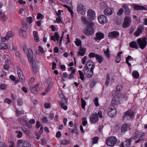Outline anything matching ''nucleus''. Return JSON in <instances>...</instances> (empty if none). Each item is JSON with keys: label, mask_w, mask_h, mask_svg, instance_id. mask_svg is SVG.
Returning <instances> with one entry per match:
<instances>
[{"label": "nucleus", "mask_w": 147, "mask_h": 147, "mask_svg": "<svg viewBox=\"0 0 147 147\" xmlns=\"http://www.w3.org/2000/svg\"><path fill=\"white\" fill-rule=\"evenodd\" d=\"M94 24L93 22H90L84 30L83 32L85 34L88 36L92 34L94 32L93 26Z\"/></svg>", "instance_id": "obj_1"}, {"label": "nucleus", "mask_w": 147, "mask_h": 147, "mask_svg": "<svg viewBox=\"0 0 147 147\" xmlns=\"http://www.w3.org/2000/svg\"><path fill=\"white\" fill-rule=\"evenodd\" d=\"M146 40V37H144L142 38H139L137 40V42L141 49H144L146 47L147 43Z\"/></svg>", "instance_id": "obj_2"}, {"label": "nucleus", "mask_w": 147, "mask_h": 147, "mask_svg": "<svg viewBox=\"0 0 147 147\" xmlns=\"http://www.w3.org/2000/svg\"><path fill=\"white\" fill-rule=\"evenodd\" d=\"M90 58L95 57L96 60L99 63H100L102 62L103 60V58L101 55H97L94 53H90L88 55Z\"/></svg>", "instance_id": "obj_3"}, {"label": "nucleus", "mask_w": 147, "mask_h": 147, "mask_svg": "<svg viewBox=\"0 0 147 147\" xmlns=\"http://www.w3.org/2000/svg\"><path fill=\"white\" fill-rule=\"evenodd\" d=\"M117 140V139L114 136H112L108 138L107 139L106 143L107 145L113 146L115 145Z\"/></svg>", "instance_id": "obj_4"}, {"label": "nucleus", "mask_w": 147, "mask_h": 147, "mask_svg": "<svg viewBox=\"0 0 147 147\" xmlns=\"http://www.w3.org/2000/svg\"><path fill=\"white\" fill-rule=\"evenodd\" d=\"M108 115L111 117H114L116 114V110L115 107L111 106L108 109Z\"/></svg>", "instance_id": "obj_5"}, {"label": "nucleus", "mask_w": 147, "mask_h": 147, "mask_svg": "<svg viewBox=\"0 0 147 147\" xmlns=\"http://www.w3.org/2000/svg\"><path fill=\"white\" fill-rule=\"evenodd\" d=\"M18 147H31L30 143L24 140H20L18 141Z\"/></svg>", "instance_id": "obj_6"}, {"label": "nucleus", "mask_w": 147, "mask_h": 147, "mask_svg": "<svg viewBox=\"0 0 147 147\" xmlns=\"http://www.w3.org/2000/svg\"><path fill=\"white\" fill-rule=\"evenodd\" d=\"M96 17L95 12L92 9H89L87 12V18L89 20H93Z\"/></svg>", "instance_id": "obj_7"}, {"label": "nucleus", "mask_w": 147, "mask_h": 147, "mask_svg": "<svg viewBox=\"0 0 147 147\" xmlns=\"http://www.w3.org/2000/svg\"><path fill=\"white\" fill-rule=\"evenodd\" d=\"M27 56L28 60L30 63L32 64H34V61H35L33 56V53L32 50L30 49L28 50V53L27 54Z\"/></svg>", "instance_id": "obj_8"}, {"label": "nucleus", "mask_w": 147, "mask_h": 147, "mask_svg": "<svg viewBox=\"0 0 147 147\" xmlns=\"http://www.w3.org/2000/svg\"><path fill=\"white\" fill-rule=\"evenodd\" d=\"M134 115V112L130 110L126 111L123 116V118L129 119L133 118Z\"/></svg>", "instance_id": "obj_9"}, {"label": "nucleus", "mask_w": 147, "mask_h": 147, "mask_svg": "<svg viewBox=\"0 0 147 147\" xmlns=\"http://www.w3.org/2000/svg\"><path fill=\"white\" fill-rule=\"evenodd\" d=\"M95 67L94 64L92 62L89 61L86 62L85 66L84 68L90 69L92 71H93V69Z\"/></svg>", "instance_id": "obj_10"}, {"label": "nucleus", "mask_w": 147, "mask_h": 147, "mask_svg": "<svg viewBox=\"0 0 147 147\" xmlns=\"http://www.w3.org/2000/svg\"><path fill=\"white\" fill-rule=\"evenodd\" d=\"M98 117L97 114L95 113L91 114L90 117V121L92 123H96L98 121Z\"/></svg>", "instance_id": "obj_11"}, {"label": "nucleus", "mask_w": 147, "mask_h": 147, "mask_svg": "<svg viewBox=\"0 0 147 147\" xmlns=\"http://www.w3.org/2000/svg\"><path fill=\"white\" fill-rule=\"evenodd\" d=\"M144 29V27L142 25H140L138 27L137 30L134 33V35L135 36H138L142 33Z\"/></svg>", "instance_id": "obj_12"}, {"label": "nucleus", "mask_w": 147, "mask_h": 147, "mask_svg": "<svg viewBox=\"0 0 147 147\" xmlns=\"http://www.w3.org/2000/svg\"><path fill=\"white\" fill-rule=\"evenodd\" d=\"M77 11L80 14H83L86 11L85 7L82 4H79L77 6Z\"/></svg>", "instance_id": "obj_13"}, {"label": "nucleus", "mask_w": 147, "mask_h": 147, "mask_svg": "<svg viewBox=\"0 0 147 147\" xmlns=\"http://www.w3.org/2000/svg\"><path fill=\"white\" fill-rule=\"evenodd\" d=\"M130 20L129 17H125L123 23L122 24V27L124 28L128 27L130 26Z\"/></svg>", "instance_id": "obj_14"}, {"label": "nucleus", "mask_w": 147, "mask_h": 147, "mask_svg": "<svg viewBox=\"0 0 147 147\" xmlns=\"http://www.w3.org/2000/svg\"><path fill=\"white\" fill-rule=\"evenodd\" d=\"M30 88L31 92L35 94H36L37 92L39 91L40 90L37 84H36L34 87L30 86Z\"/></svg>", "instance_id": "obj_15"}, {"label": "nucleus", "mask_w": 147, "mask_h": 147, "mask_svg": "<svg viewBox=\"0 0 147 147\" xmlns=\"http://www.w3.org/2000/svg\"><path fill=\"white\" fill-rule=\"evenodd\" d=\"M84 71L85 75L88 78L91 77L93 75V71L91 70L84 68Z\"/></svg>", "instance_id": "obj_16"}, {"label": "nucleus", "mask_w": 147, "mask_h": 147, "mask_svg": "<svg viewBox=\"0 0 147 147\" xmlns=\"http://www.w3.org/2000/svg\"><path fill=\"white\" fill-rule=\"evenodd\" d=\"M98 20L99 22L101 24H104L107 21V18L104 15L99 16L98 18Z\"/></svg>", "instance_id": "obj_17"}, {"label": "nucleus", "mask_w": 147, "mask_h": 147, "mask_svg": "<svg viewBox=\"0 0 147 147\" xmlns=\"http://www.w3.org/2000/svg\"><path fill=\"white\" fill-rule=\"evenodd\" d=\"M86 51V49L85 48H83L82 47L80 46V47L79 51L78 53V56L80 55L83 56L84 55Z\"/></svg>", "instance_id": "obj_18"}, {"label": "nucleus", "mask_w": 147, "mask_h": 147, "mask_svg": "<svg viewBox=\"0 0 147 147\" xmlns=\"http://www.w3.org/2000/svg\"><path fill=\"white\" fill-rule=\"evenodd\" d=\"M119 35V32L117 31H114L109 33L108 36L110 38H116Z\"/></svg>", "instance_id": "obj_19"}, {"label": "nucleus", "mask_w": 147, "mask_h": 147, "mask_svg": "<svg viewBox=\"0 0 147 147\" xmlns=\"http://www.w3.org/2000/svg\"><path fill=\"white\" fill-rule=\"evenodd\" d=\"M96 37L94 38V39L96 40H101L104 37V34L101 32H98L96 34Z\"/></svg>", "instance_id": "obj_20"}, {"label": "nucleus", "mask_w": 147, "mask_h": 147, "mask_svg": "<svg viewBox=\"0 0 147 147\" xmlns=\"http://www.w3.org/2000/svg\"><path fill=\"white\" fill-rule=\"evenodd\" d=\"M134 9V10H146V8L143 6L134 4L133 5Z\"/></svg>", "instance_id": "obj_21"}, {"label": "nucleus", "mask_w": 147, "mask_h": 147, "mask_svg": "<svg viewBox=\"0 0 147 147\" xmlns=\"http://www.w3.org/2000/svg\"><path fill=\"white\" fill-rule=\"evenodd\" d=\"M128 127V125L126 123L123 124L121 128V133L122 134L126 131Z\"/></svg>", "instance_id": "obj_22"}, {"label": "nucleus", "mask_w": 147, "mask_h": 147, "mask_svg": "<svg viewBox=\"0 0 147 147\" xmlns=\"http://www.w3.org/2000/svg\"><path fill=\"white\" fill-rule=\"evenodd\" d=\"M133 60V58L130 56H128L126 58V62L129 66L131 65V64L129 62V61L130 62L132 63Z\"/></svg>", "instance_id": "obj_23"}, {"label": "nucleus", "mask_w": 147, "mask_h": 147, "mask_svg": "<svg viewBox=\"0 0 147 147\" xmlns=\"http://www.w3.org/2000/svg\"><path fill=\"white\" fill-rule=\"evenodd\" d=\"M122 8L124 9L125 12L128 14L130 13V11L129 8L128 7L126 4H124L122 5Z\"/></svg>", "instance_id": "obj_24"}, {"label": "nucleus", "mask_w": 147, "mask_h": 147, "mask_svg": "<svg viewBox=\"0 0 147 147\" xmlns=\"http://www.w3.org/2000/svg\"><path fill=\"white\" fill-rule=\"evenodd\" d=\"M112 13V10L111 8H108L104 11V14L106 16L111 15Z\"/></svg>", "instance_id": "obj_25"}, {"label": "nucleus", "mask_w": 147, "mask_h": 147, "mask_svg": "<svg viewBox=\"0 0 147 147\" xmlns=\"http://www.w3.org/2000/svg\"><path fill=\"white\" fill-rule=\"evenodd\" d=\"M129 46L132 48H134L136 49H138L139 48L136 42L134 41L131 42L129 44Z\"/></svg>", "instance_id": "obj_26"}, {"label": "nucleus", "mask_w": 147, "mask_h": 147, "mask_svg": "<svg viewBox=\"0 0 147 147\" xmlns=\"http://www.w3.org/2000/svg\"><path fill=\"white\" fill-rule=\"evenodd\" d=\"M3 57L5 63H9L10 61V59L9 57L7 54H4L3 55Z\"/></svg>", "instance_id": "obj_27"}, {"label": "nucleus", "mask_w": 147, "mask_h": 147, "mask_svg": "<svg viewBox=\"0 0 147 147\" xmlns=\"http://www.w3.org/2000/svg\"><path fill=\"white\" fill-rule=\"evenodd\" d=\"M122 53V52H119L117 54L116 57L115 61L117 63L119 62L121 59V54Z\"/></svg>", "instance_id": "obj_28"}, {"label": "nucleus", "mask_w": 147, "mask_h": 147, "mask_svg": "<svg viewBox=\"0 0 147 147\" xmlns=\"http://www.w3.org/2000/svg\"><path fill=\"white\" fill-rule=\"evenodd\" d=\"M7 19L5 14L0 11V20H6Z\"/></svg>", "instance_id": "obj_29"}, {"label": "nucleus", "mask_w": 147, "mask_h": 147, "mask_svg": "<svg viewBox=\"0 0 147 147\" xmlns=\"http://www.w3.org/2000/svg\"><path fill=\"white\" fill-rule=\"evenodd\" d=\"M119 103L118 100H117L115 98H113L111 102V106H113L116 105Z\"/></svg>", "instance_id": "obj_30"}, {"label": "nucleus", "mask_w": 147, "mask_h": 147, "mask_svg": "<svg viewBox=\"0 0 147 147\" xmlns=\"http://www.w3.org/2000/svg\"><path fill=\"white\" fill-rule=\"evenodd\" d=\"M33 34L34 36V39L36 42H39V38L38 36L37 32L35 31L33 32Z\"/></svg>", "instance_id": "obj_31"}, {"label": "nucleus", "mask_w": 147, "mask_h": 147, "mask_svg": "<svg viewBox=\"0 0 147 147\" xmlns=\"http://www.w3.org/2000/svg\"><path fill=\"white\" fill-rule=\"evenodd\" d=\"M14 33L12 32L9 31L6 34V36L7 40H9L10 37L13 36Z\"/></svg>", "instance_id": "obj_32"}, {"label": "nucleus", "mask_w": 147, "mask_h": 147, "mask_svg": "<svg viewBox=\"0 0 147 147\" xmlns=\"http://www.w3.org/2000/svg\"><path fill=\"white\" fill-rule=\"evenodd\" d=\"M132 75L135 78L137 79L139 76L138 72L136 71H134L132 72Z\"/></svg>", "instance_id": "obj_33"}, {"label": "nucleus", "mask_w": 147, "mask_h": 147, "mask_svg": "<svg viewBox=\"0 0 147 147\" xmlns=\"http://www.w3.org/2000/svg\"><path fill=\"white\" fill-rule=\"evenodd\" d=\"M81 20L82 22L84 24H88L89 23V21L87 20L86 18L84 16L81 17Z\"/></svg>", "instance_id": "obj_34"}, {"label": "nucleus", "mask_w": 147, "mask_h": 147, "mask_svg": "<svg viewBox=\"0 0 147 147\" xmlns=\"http://www.w3.org/2000/svg\"><path fill=\"white\" fill-rule=\"evenodd\" d=\"M106 80L105 82V84L107 86H108L109 82L110 80V76L109 74H107L106 75Z\"/></svg>", "instance_id": "obj_35"}, {"label": "nucleus", "mask_w": 147, "mask_h": 147, "mask_svg": "<svg viewBox=\"0 0 147 147\" xmlns=\"http://www.w3.org/2000/svg\"><path fill=\"white\" fill-rule=\"evenodd\" d=\"M18 121L19 123L23 125L25 123H26L27 122V120L26 119H24L22 118H20L18 119Z\"/></svg>", "instance_id": "obj_36"}, {"label": "nucleus", "mask_w": 147, "mask_h": 147, "mask_svg": "<svg viewBox=\"0 0 147 147\" xmlns=\"http://www.w3.org/2000/svg\"><path fill=\"white\" fill-rule=\"evenodd\" d=\"M32 69L34 74H36L37 73V70H38V66H36L35 64H32Z\"/></svg>", "instance_id": "obj_37"}, {"label": "nucleus", "mask_w": 147, "mask_h": 147, "mask_svg": "<svg viewBox=\"0 0 147 147\" xmlns=\"http://www.w3.org/2000/svg\"><path fill=\"white\" fill-rule=\"evenodd\" d=\"M131 138H130L129 139L127 140L125 142V144L126 146L129 147L130 146V143L131 142Z\"/></svg>", "instance_id": "obj_38"}, {"label": "nucleus", "mask_w": 147, "mask_h": 147, "mask_svg": "<svg viewBox=\"0 0 147 147\" xmlns=\"http://www.w3.org/2000/svg\"><path fill=\"white\" fill-rule=\"evenodd\" d=\"M0 47L2 49H8V46L7 44L5 43H2L1 44Z\"/></svg>", "instance_id": "obj_39"}, {"label": "nucleus", "mask_w": 147, "mask_h": 147, "mask_svg": "<svg viewBox=\"0 0 147 147\" xmlns=\"http://www.w3.org/2000/svg\"><path fill=\"white\" fill-rule=\"evenodd\" d=\"M53 84V82H51L49 83L47 88L46 89L47 92H48L50 88L52 87Z\"/></svg>", "instance_id": "obj_40"}, {"label": "nucleus", "mask_w": 147, "mask_h": 147, "mask_svg": "<svg viewBox=\"0 0 147 147\" xmlns=\"http://www.w3.org/2000/svg\"><path fill=\"white\" fill-rule=\"evenodd\" d=\"M104 53L106 57L109 58L110 57V54L108 48H107L106 51H104Z\"/></svg>", "instance_id": "obj_41"}, {"label": "nucleus", "mask_w": 147, "mask_h": 147, "mask_svg": "<svg viewBox=\"0 0 147 147\" xmlns=\"http://www.w3.org/2000/svg\"><path fill=\"white\" fill-rule=\"evenodd\" d=\"M76 45L77 46H81V42L80 39L77 38L76 39V41H75Z\"/></svg>", "instance_id": "obj_42"}, {"label": "nucleus", "mask_w": 147, "mask_h": 147, "mask_svg": "<svg viewBox=\"0 0 147 147\" xmlns=\"http://www.w3.org/2000/svg\"><path fill=\"white\" fill-rule=\"evenodd\" d=\"M78 71L79 72L80 79L82 80H84V76L83 73L80 70H79Z\"/></svg>", "instance_id": "obj_43"}, {"label": "nucleus", "mask_w": 147, "mask_h": 147, "mask_svg": "<svg viewBox=\"0 0 147 147\" xmlns=\"http://www.w3.org/2000/svg\"><path fill=\"white\" fill-rule=\"evenodd\" d=\"M81 100L82 101V107L83 109H84L86 105V102L82 98L81 99Z\"/></svg>", "instance_id": "obj_44"}, {"label": "nucleus", "mask_w": 147, "mask_h": 147, "mask_svg": "<svg viewBox=\"0 0 147 147\" xmlns=\"http://www.w3.org/2000/svg\"><path fill=\"white\" fill-rule=\"evenodd\" d=\"M16 132L17 134V137L18 138H20L22 136V133L21 131H17Z\"/></svg>", "instance_id": "obj_45"}, {"label": "nucleus", "mask_w": 147, "mask_h": 147, "mask_svg": "<svg viewBox=\"0 0 147 147\" xmlns=\"http://www.w3.org/2000/svg\"><path fill=\"white\" fill-rule=\"evenodd\" d=\"M82 125L84 126H85L87 124V121L86 118L84 117L82 118Z\"/></svg>", "instance_id": "obj_46"}, {"label": "nucleus", "mask_w": 147, "mask_h": 147, "mask_svg": "<svg viewBox=\"0 0 147 147\" xmlns=\"http://www.w3.org/2000/svg\"><path fill=\"white\" fill-rule=\"evenodd\" d=\"M62 102H59L60 104H67V99L65 97H63L62 99Z\"/></svg>", "instance_id": "obj_47"}, {"label": "nucleus", "mask_w": 147, "mask_h": 147, "mask_svg": "<svg viewBox=\"0 0 147 147\" xmlns=\"http://www.w3.org/2000/svg\"><path fill=\"white\" fill-rule=\"evenodd\" d=\"M64 6L71 13V14H73V12L70 6H69L66 5H65Z\"/></svg>", "instance_id": "obj_48"}, {"label": "nucleus", "mask_w": 147, "mask_h": 147, "mask_svg": "<svg viewBox=\"0 0 147 147\" xmlns=\"http://www.w3.org/2000/svg\"><path fill=\"white\" fill-rule=\"evenodd\" d=\"M93 100L95 105L96 107H98L99 105L98 98H96L94 99Z\"/></svg>", "instance_id": "obj_49"}, {"label": "nucleus", "mask_w": 147, "mask_h": 147, "mask_svg": "<svg viewBox=\"0 0 147 147\" xmlns=\"http://www.w3.org/2000/svg\"><path fill=\"white\" fill-rule=\"evenodd\" d=\"M54 36L55 37V39H56V40L57 41H59V36L57 32H55V33Z\"/></svg>", "instance_id": "obj_50"}, {"label": "nucleus", "mask_w": 147, "mask_h": 147, "mask_svg": "<svg viewBox=\"0 0 147 147\" xmlns=\"http://www.w3.org/2000/svg\"><path fill=\"white\" fill-rule=\"evenodd\" d=\"M123 10L122 8H120L117 13L118 15L120 16L122 14Z\"/></svg>", "instance_id": "obj_51"}, {"label": "nucleus", "mask_w": 147, "mask_h": 147, "mask_svg": "<svg viewBox=\"0 0 147 147\" xmlns=\"http://www.w3.org/2000/svg\"><path fill=\"white\" fill-rule=\"evenodd\" d=\"M26 20L27 22L29 23H31L33 21L31 17L27 18L26 19Z\"/></svg>", "instance_id": "obj_52"}, {"label": "nucleus", "mask_w": 147, "mask_h": 147, "mask_svg": "<svg viewBox=\"0 0 147 147\" xmlns=\"http://www.w3.org/2000/svg\"><path fill=\"white\" fill-rule=\"evenodd\" d=\"M69 143V141L65 140H64L61 141V144L63 145H65Z\"/></svg>", "instance_id": "obj_53"}, {"label": "nucleus", "mask_w": 147, "mask_h": 147, "mask_svg": "<svg viewBox=\"0 0 147 147\" xmlns=\"http://www.w3.org/2000/svg\"><path fill=\"white\" fill-rule=\"evenodd\" d=\"M107 5V3L105 2H103L101 3L100 7L101 8H103L105 7Z\"/></svg>", "instance_id": "obj_54"}, {"label": "nucleus", "mask_w": 147, "mask_h": 147, "mask_svg": "<svg viewBox=\"0 0 147 147\" xmlns=\"http://www.w3.org/2000/svg\"><path fill=\"white\" fill-rule=\"evenodd\" d=\"M66 104H60L62 108L64 110H66L67 109V106L65 105Z\"/></svg>", "instance_id": "obj_55"}, {"label": "nucleus", "mask_w": 147, "mask_h": 147, "mask_svg": "<svg viewBox=\"0 0 147 147\" xmlns=\"http://www.w3.org/2000/svg\"><path fill=\"white\" fill-rule=\"evenodd\" d=\"M39 49L40 52L41 53H43L45 52H46V51H44L43 50V49L42 47L41 46H39L38 47Z\"/></svg>", "instance_id": "obj_56"}, {"label": "nucleus", "mask_w": 147, "mask_h": 147, "mask_svg": "<svg viewBox=\"0 0 147 147\" xmlns=\"http://www.w3.org/2000/svg\"><path fill=\"white\" fill-rule=\"evenodd\" d=\"M20 80L22 82H24L25 81V77H24V75H22L19 78Z\"/></svg>", "instance_id": "obj_57"}, {"label": "nucleus", "mask_w": 147, "mask_h": 147, "mask_svg": "<svg viewBox=\"0 0 147 147\" xmlns=\"http://www.w3.org/2000/svg\"><path fill=\"white\" fill-rule=\"evenodd\" d=\"M98 137H95L93 138V142L92 144H95L97 142L98 140Z\"/></svg>", "instance_id": "obj_58"}, {"label": "nucleus", "mask_w": 147, "mask_h": 147, "mask_svg": "<svg viewBox=\"0 0 147 147\" xmlns=\"http://www.w3.org/2000/svg\"><path fill=\"white\" fill-rule=\"evenodd\" d=\"M87 59V57L85 56H84V57L82 59V63L83 64H85Z\"/></svg>", "instance_id": "obj_59"}, {"label": "nucleus", "mask_w": 147, "mask_h": 147, "mask_svg": "<svg viewBox=\"0 0 147 147\" xmlns=\"http://www.w3.org/2000/svg\"><path fill=\"white\" fill-rule=\"evenodd\" d=\"M6 88V86L4 84H2L0 85V88L3 90L5 89Z\"/></svg>", "instance_id": "obj_60"}, {"label": "nucleus", "mask_w": 147, "mask_h": 147, "mask_svg": "<svg viewBox=\"0 0 147 147\" xmlns=\"http://www.w3.org/2000/svg\"><path fill=\"white\" fill-rule=\"evenodd\" d=\"M9 49L11 51H12L13 49V44L12 43L9 44Z\"/></svg>", "instance_id": "obj_61"}, {"label": "nucleus", "mask_w": 147, "mask_h": 147, "mask_svg": "<svg viewBox=\"0 0 147 147\" xmlns=\"http://www.w3.org/2000/svg\"><path fill=\"white\" fill-rule=\"evenodd\" d=\"M27 30V27L25 25H23L22 28L21 29V31H26Z\"/></svg>", "instance_id": "obj_62"}, {"label": "nucleus", "mask_w": 147, "mask_h": 147, "mask_svg": "<svg viewBox=\"0 0 147 147\" xmlns=\"http://www.w3.org/2000/svg\"><path fill=\"white\" fill-rule=\"evenodd\" d=\"M16 115L17 117H19L20 114H21V113L20 111H18V110H16L15 112Z\"/></svg>", "instance_id": "obj_63"}, {"label": "nucleus", "mask_w": 147, "mask_h": 147, "mask_svg": "<svg viewBox=\"0 0 147 147\" xmlns=\"http://www.w3.org/2000/svg\"><path fill=\"white\" fill-rule=\"evenodd\" d=\"M44 107L46 108H49L50 107V104L48 103H45L44 104Z\"/></svg>", "instance_id": "obj_64"}]
</instances>
